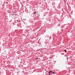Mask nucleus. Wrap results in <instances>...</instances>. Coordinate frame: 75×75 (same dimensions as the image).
Wrapping results in <instances>:
<instances>
[{
  "label": "nucleus",
  "mask_w": 75,
  "mask_h": 75,
  "mask_svg": "<svg viewBox=\"0 0 75 75\" xmlns=\"http://www.w3.org/2000/svg\"><path fill=\"white\" fill-rule=\"evenodd\" d=\"M53 71H49V72H48V73H51V72H52V73H53Z\"/></svg>",
  "instance_id": "f257e3e1"
},
{
  "label": "nucleus",
  "mask_w": 75,
  "mask_h": 75,
  "mask_svg": "<svg viewBox=\"0 0 75 75\" xmlns=\"http://www.w3.org/2000/svg\"><path fill=\"white\" fill-rule=\"evenodd\" d=\"M33 13H34V14H36V11L34 12Z\"/></svg>",
  "instance_id": "f03ea898"
},
{
  "label": "nucleus",
  "mask_w": 75,
  "mask_h": 75,
  "mask_svg": "<svg viewBox=\"0 0 75 75\" xmlns=\"http://www.w3.org/2000/svg\"><path fill=\"white\" fill-rule=\"evenodd\" d=\"M52 74H55V73H54V72H52Z\"/></svg>",
  "instance_id": "7ed1b4c3"
},
{
  "label": "nucleus",
  "mask_w": 75,
  "mask_h": 75,
  "mask_svg": "<svg viewBox=\"0 0 75 75\" xmlns=\"http://www.w3.org/2000/svg\"><path fill=\"white\" fill-rule=\"evenodd\" d=\"M64 51H65V52H67V51H66V50H64Z\"/></svg>",
  "instance_id": "20e7f679"
},
{
  "label": "nucleus",
  "mask_w": 75,
  "mask_h": 75,
  "mask_svg": "<svg viewBox=\"0 0 75 75\" xmlns=\"http://www.w3.org/2000/svg\"><path fill=\"white\" fill-rule=\"evenodd\" d=\"M50 75V73H49V75Z\"/></svg>",
  "instance_id": "39448f33"
},
{
  "label": "nucleus",
  "mask_w": 75,
  "mask_h": 75,
  "mask_svg": "<svg viewBox=\"0 0 75 75\" xmlns=\"http://www.w3.org/2000/svg\"><path fill=\"white\" fill-rule=\"evenodd\" d=\"M67 59H68V57H67Z\"/></svg>",
  "instance_id": "423d86ee"
}]
</instances>
